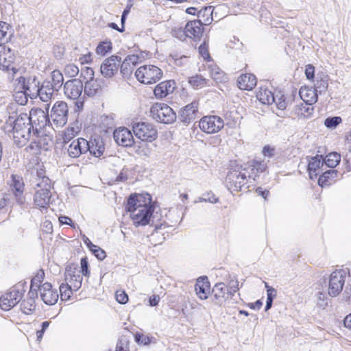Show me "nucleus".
Instances as JSON below:
<instances>
[{
  "mask_svg": "<svg viewBox=\"0 0 351 351\" xmlns=\"http://www.w3.org/2000/svg\"><path fill=\"white\" fill-rule=\"evenodd\" d=\"M30 185L34 190V204L40 209H47L51 199V182L50 179L45 176L43 169L37 170L35 176L30 180Z\"/></svg>",
  "mask_w": 351,
  "mask_h": 351,
  "instance_id": "1",
  "label": "nucleus"
},
{
  "mask_svg": "<svg viewBox=\"0 0 351 351\" xmlns=\"http://www.w3.org/2000/svg\"><path fill=\"white\" fill-rule=\"evenodd\" d=\"M7 123L12 128L15 144L19 147L25 145L32 134V128L27 114L21 113L16 118L10 116Z\"/></svg>",
  "mask_w": 351,
  "mask_h": 351,
  "instance_id": "2",
  "label": "nucleus"
},
{
  "mask_svg": "<svg viewBox=\"0 0 351 351\" xmlns=\"http://www.w3.org/2000/svg\"><path fill=\"white\" fill-rule=\"evenodd\" d=\"M151 117L154 120L164 124H171L176 121L177 116L173 110L164 103H156L150 109Z\"/></svg>",
  "mask_w": 351,
  "mask_h": 351,
  "instance_id": "3",
  "label": "nucleus"
},
{
  "mask_svg": "<svg viewBox=\"0 0 351 351\" xmlns=\"http://www.w3.org/2000/svg\"><path fill=\"white\" fill-rule=\"evenodd\" d=\"M247 177L248 173L242 166L231 169L226 178V186L231 193L238 192L244 186Z\"/></svg>",
  "mask_w": 351,
  "mask_h": 351,
  "instance_id": "4",
  "label": "nucleus"
},
{
  "mask_svg": "<svg viewBox=\"0 0 351 351\" xmlns=\"http://www.w3.org/2000/svg\"><path fill=\"white\" fill-rule=\"evenodd\" d=\"M136 80L145 84H152L158 82L162 76V70L154 65H143L140 66L134 73Z\"/></svg>",
  "mask_w": 351,
  "mask_h": 351,
  "instance_id": "5",
  "label": "nucleus"
},
{
  "mask_svg": "<svg viewBox=\"0 0 351 351\" xmlns=\"http://www.w3.org/2000/svg\"><path fill=\"white\" fill-rule=\"evenodd\" d=\"M27 117L31 123L33 135L38 136L41 130L50 125H52L48 113L41 108L32 109Z\"/></svg>",
  "mask_w": 351,
  "mask_h": 351,
  "instance_id": "6",
  "label": "nucleus"
},
{
  "mask_svg": "<svg viewBox=\"0 0 351 351\" xmlns=\"http://www.w3.org/2000/svg\"><path fill=\"white\" fill-rule=\"evenodd\" d=\"M84 91V84L80 79H72L64 84V93L65 96L70 99H78L76 106L78 108H82L84 101L80 100V96Z\"/></svg>",
  "mask_w": 351,
  "mask_h": 351,
  "instance_id": "7",
  "label": "nucleus"
},
{
  "mask_svg": "<svg viewBox=\"0 0 351 351\" xmlns=\"http://www.w3.org/2000/svg\"><path fill=\"white\" fill-rule=\"evenodd\" d=\"M25 290L21 285L14 286L9 291L1 295L0 308L3 311H9L15 306L22 299Z\"/></svg>",
  "mask_w": 351,
  "mask_h": 351,
  "instance_id": "8",
  "label": "nucleus"
},
{
  "mask_svg": "<svg viewBox=\"0 0 351 351\" xmlns=\"http://www.w3.org/2000/svg\"><path fill=\"white\" fill-rule=\"evenodd\" d=\"M346 272L343 269L335 270L328 278V293L330 297H336L342 291L345 285Z\"/></svg>",
  "mask_w": 351,
  "mask_h": 351,
  "instance_id": "9",
  "label": "nucleus"
},
{
  "mask_svg": "<svg viewBox=\"0 0 351 351\" xmlns=\"http://www.w3.org/2000/svg\"><path fill=\"white\" fill-rule=\"evenodd\" d=\"M132 130L136 138L143 141L152 142L158 136L156 129L147 122H137L132 125Z\"/></svg>",
  "mask_w": 351,
  "mask_h": 351,
  "instance_id": "10",
  "label": "nucleus"
},
{
  "mask_svg": "<svg viewBox=\"0 0 351 351\" xmlns=\"http://www.w3.org/2000/svg\"><path fill=\"white\" fill-rule=\"evenodd\" d=\"M17 86L19 89L24 90L30 99H34L38 97L39 95L38 87L40 81L35 75L21 76L16 79Z\"/></svg>",
  "mask_w": 351,
  "mask_h": 351,
  "instance_id": "11",
  "label": "nucleus"
},
{
  "mask_svg": "<svg viewBox=\"0 0 351 351\" xmlns=\"http://www.w3.org/2000/svg\"><path fill=\"white\" fill-rule=\"evenodd\" d=\"M68 114L69 108L66 103L62 101H56L51 110L50 121L56 127H62L67 122Z\"/></svg>",
  "mask_w": 351,
  "mask_h": 351,
  "instance_id": "12",
  "label": "nucleus"
},
{
  "mask_svg": "<svg viewBox=\"0 0 351 351\" xmlns=\"http://www.w3.org/2000/svg\"><path fill=\"white\" fill-rule=\"evenodd\" d=\"M154 213V207L150 204H144V206H139L138 210L130 214V218L136 227L145 226L149 223L151 217Z\"/></svg>",
  "mask_w": 351,
  "mask_h": 351,
  "instance_id": "13",
  "label": "nucleus"
},
{
  "mask_svg": "<svg viewBox=\"0 0 351 351\" xmlns=\"http://www.w3.org/2000/svg\"><path fill=\"white\" fill-rule=\"evenodd\" d=\"M224 126L223 120L219 116L210 115L202 117L199 122L200 130L207 134H215Z\"/></svg>",
  "mask_w": 351,
  "mask_h": 351,
  "instance_id": "14",
  "label": "nucleus"
},
{
  "mask_svg": "<svg viewBox=\"0 0 351 351\" xmlns=\"http://www.w3.org/2000/svg\"><path fill=\"white\" fill-rule=\"evenodd\" d=\"M121 58L117 55H112L106 58L100 66L101 74L106 78H111L117 73Z\"/></svg>",
  "mask_w": 351,
  "mask_h": 351,
  "instance_id": "15",
  "label": "nucleus"
},
{
  "mask_svg": "<svg viewBox=\"0 0 351 351\" xmlns=\"http://www.w3.org/2000/svg\"><path fill=\"white\" fill-rule=\"evenodd\" d=\"M87 145V141L84 138H77L73 140L66 145H63V147L66 150L69 157L71 158H77L82 154L88 152V147Z\"/></svg>",
  "mask_w": 351,
  "mask_h": 351,
  "instance_id": "16",
  "label": "nucleus"
},
{
  "mask_svg": "<svg viewBox=\"0 0 351 351\" xmlns=\"http://www.w3.org/2000/svg\"><path fill=\"white\" fill-rule=\"evenodd\" d=\"M177 32L182 36L193 38L195 41L199 40L203 35L204 26L196 20L190 21L187 22L184 29L180 28Z\"/></svg>",
  "mask_w": 351,
  "mask_h": 351,
  "instance_id": "17",
  "label": "nucleus"
},
{
  "mask_svg": "<svg viewBox=\"0 0 351 351\" xmlns=\"http://www.w3.org/2000/svg\"><path fill=\"white\" fill-rule=\"evenodd\" d=\"M64 279L73 287V291H77L81 287L83 278L74 265H68L65 269Z\"/></svg>",
  "mask_w": 351,
  "mask_h": 351,
  "instance_id": "18",
  "label": "nucleus"
},
{
  "mask_svg": "<svg viewBox=\"0 0 351 351\" xmlns=\"http://www.w3.org/2000/svg\"><path fill=\"white\" fill-rule=\"evenodd\" d=\"M113 138L117 145L123 147H131L134 139L131 131L125 127H120L114 130Z\"/></svg>",
  "mask_w": 351,
  "mask_h": 351,
  "instance_id": "19",
  "label": "nucleus"
},
{
  "mask_svg": "<svg viewBox=\"0 0 351 351\" xmlns=\"http://www.w3.org/2000/svg\"><path fill=\"white\" fill-rule=\"evenodd\" d=\"M199 103L193 101L191 104L180 109L178 118L182 123H189L196 119L198 112Z\"/></svg>",
  "mask_w": 351,
  "mask_h": 351,
  "instance_id": "20",
  "label": "nucleus"
},
{
  "mask_svg": "<svg viewBox=\"0 0 351 351\" xmlns=\"http://www.w3.org/2000/svg\"><path fill=\"white\" fill-rule=\"evenodd\" d=\"M40 295L42 300L47 305L55 304L58 300L59 294L56 289H52L49 282H45L40 287Z\"/></svg>",
  "mask_w": 351,
  "mask_h": 351,
  "instance_id": "21",
  "label": "nucleus"
},
{
  "mask_svg": "<svg viewBox=\"0 0 351 351\" xmlns=\"http://www.w3.org/2000/svg\"><path fill=\"white\" fill-rule=\"evenodd\" d=\"M139 57L138 55H128L124 60L120 63V72L123 78L129 79L134 71V67L138 63Z\"/></svg>",
  "mask_w": 351,
  "mask_h": 351,
  "instance_id": "22",
  "label": "nucleus"
},
{
  "mask_svg": "<svg viewBox=\"0 0 351 351\" xmlns=\"http://www.w3.org/2000/svg\"><path fill=\"white\" fill-rule=\"evenodd\" d=\"M214 302L222 305L231 295L228 287L223 282L216 283L212 289Z\"/></svg>",
  "mask_w": 351,
  "mask_h": 351,
  "instance_id": "23",
  "label": "nucleus"
},
{
  "mask_svg": "<svg viewBox=\"0 0 351 351\" xmlns=\"http://www.w3.org/2000/svg\"><path fill=\"white\" fill-rule=\"evenodd\" d=\"M307 171L311 180L317 178L322 173L320 168L324 166L323 157L322 155H316L308 160Z\"/></svg>",
  "mask_w": 351,
  "mask_h": 351,
  "instance_id": "24",
  "label": "nucleus"
},
{
  "mask_svg": "<svg viewBox=\"0 0 351 351\" xmlns=\"http://www.w3.org/2000/svg\"><path fill=\"white\" fill-rule=\"evenodd\" d=\"M12 191L17 202L22 205L25 203V197L23 195L24 191V183L21 177L16 175H12Z\"/></svg>",
  "mask_w": 351,
  "mask_h": 351,
  "instance_id": "25",
  "label": "nucleus"
},
{
  "mask_svg": "<svg viewBox=\"0 0 351 351\" xmlns=\"http://www.w3.org/2000/svg\"><path fill=\"white\" fill-rule=\"evenodd\" d=\"M175 84L173 80L164 81L158 84L154 90L156 97L162 99L172 93L175 89Z\"/></svg>",
  "mask_w": 351,
  "mask_h": 351,
  "instance_id": "26",
  "label": "nucleus"
},
{
  "mask_svg": "<svg viewBox=\"0 0 351 351\" xmlns=\"http://www.w3.org/2000/svg\"><path fill=\"white\" fill-rule=\"evenodd\" d=\"M195 290L199 299L206 300L208 298L210 293V283L206 276H202L197 279Z\"/></svg>",
  "mask_w": 351,
  "mask_h": 351,
  "instance_id": "27",
  "label": "nucleus"
},
{
  "mask_svg": "<svg viewBox=\"0 0 351 351\" xmlns=\"http://www.w3.org/2000/svg\"><path fill=\"white\" fill-rule=\"evenodd\" d=\"M86 147H88V152L97 158L102 156L105 150L104 143L101 138H95L90 141H87Z\"/></svg>",
  "mask_w": 351,
  "mask_h": 351,
  "instance_id": "28",
  "label": "nucleus"
},
{
  "mask_svg": "<svg viewBox=\"0 0 351 351\" xmlns=\"http://www.w3.org/2000/svg\"><path fill=\"white\" fill-rule=\"evenodd\" d=\"M237 83L240 89L251 90L256 85V78L251 73L242 74L239 77Z\"/></svg>",
  "mask_w": 351,
  "mask_h": 351,
  "instance_id": "29",
  "label": "nucleus"
},
{
  "mask_svg": "<svg viewBox=\"0 0 351 351\" xmlns=\"http://www.w3.org/2000/svg\"><path fill=\"white\" fill-rule=\"evenodd\" d=\"M101 80L94 79L85 81L84 85V95L88 97H94L101 92Z\"/></svg>",
  "mask_w": 351,
  "mask_h": 351,
  "instance_id": "30",
  "label": "nucleus"
},
{
  "mask_svg": "<svg viewBox=\"0 0 351 351\" xmlns=\"http://www.w3.org/2000/svg\"><path fill=\"white\" fill-rule=\"evenodd\" d=\"M38 91L39 95H38V97L44 102L50 101L54 92H57L56 90L53 89L48 81L45 80L42 84L40 83Z\"/></svg>",
  "mask_w": 351,
  "mask_h": 351,
  "instance_id": "31",
  "label": "nucleus"
},
{
  "mask_svg": "<svg viewBox=\"0 0 351 351\" xmlns=\"http://www.w3.org/2000/svg\"><path fill=\"white\" fill-rule=\"evenodd\" d=\"M213 7L211 5L206 6L197 12L198 19L196 21L200 22L201 25H208L213 21Z\"/></svg>",
  "mask_w": 351,
  "mask_h": 351,
  "instance_id": "32",
  "label": "nucleus"
},
{
  "mask_svg": "<svg viewBox=\"0 0 351 351\" xmlns=\"http://www.w3.org/2000/svg\"><path fill=\"white\" fill-rule=\"evenodd\" d=\"M267 169L266 163L264 161L254 160L247 167H244V170L248 173V177L258 176L259 173H263Z\"/></svg>",
  "mask_w": 351,
  "mask_h": 351,
  "instance_id": "33",
  "label": "nucleus"
},
{
  "mask_svg": "<svg viewBox=\"0 0 351 351\" xmlns=\"http://www.w3.org/2000/svg\"><path fill=\"white\" fill-rule=\"evenodd\" d=\"M32 136L33 137L32 141L26 147V150L27 152H32V154H38L40 153V149H47L45 145V139L40 138V134H38V137L36 135H33V134H32Z\"/></svg>",
  "mask_w": 351,
  "mask_h": 351,
  "instance_id": "34",
  "label": "nucleus"
},
{
  "mask_svg": "<svg viewBox=\"0 0 351 351\" xmlns=\"http://www.w3.org/2000/svg\"><path fill=\"white\" fill-rule=\"evenodd\" d=\"M45 81H48L53 89L58 91L64 84V77L60 71L54 70L51 73L49 77Z\"/></svg>",
  "mask_w": 351,
  "mask_h": 351,
  "instance_id": "35",
  "label": "nucleus"
},
{
  "mask_svg": "<svg viewBox=\"0 0 351 351\" xmlns=\"http://www.w3.org/2000/svg\"><path fill=\"white\" fill-rule=\"evenodd\" d=\"M338 176V171L335 169H330L322 173L318 178V184L322 186H326L330 184V182Z\"/></svg>",
  "mask_w": 351,
  "mask_h": 351,
  "instance_id": "36",
  "label": "nucleus"
},
{
  "mask_svg": "<svg viewBox=\"0 0 351 351\" xmlns=\"http://www.w3.org/2000/svg\"><path fill=\"white\" fill-rule=\"evenodd\" d=\"M274 94L266 88H261L256 93V97L263 104L270 105L274 103Z\"/></svg>",
  "mask_w": 351,
  "mask_h": 351,
  "instance_id": "37",
  "label": "nucleus"
},
{
  "mask_svg": "<svg viewBox=\"0 0 351 351\" xmlns=\"http://www.w3.org/2000/svg\"><path fill=\"white\" fill-rule=\"evenodd\" d=\"M301 99L308 105L311 106L317 101V95L314 90L300 88L299 92Z\"/></svg>",
  "mask_w": 351,
  "mask_h": 351,
  "instance_id": "38",
  "label": "nucleus"
},
{
  "mask_svg": "<svg viewBox=\"0 0 351 351\" xmlns=\"http://www.w3.org/2000/svg\"><path fill=\"white\" fill-rule=\"evenodd\" d=\"M212 78L217 82H225L228 80L226 74L217 65L212 64L208 67Z\"/></svg>",
  "mask_w": 351,
  "mask_h": 351,
  "instance_id": "39",
  "label": "nucleus"
},
{
  "mask_svg": "<svg viewBox=\"0 0 351 351\" xmlns=\"http://www.w3.org/2000/svg\"><path fill=\"white\" fill-rule=\"evenodd\" d=\"M328 77L326 75H317L316 82L314 85V91L316 92L317 95L322 94L325 93L328 86Z\"/></svg>",
  "mask_w": 351,
  "mask_h": 351,
  "instance_id": "40",
  "label": "nucleus"
},
{
  "mask_svg": "<svg viewBox=\"0 0 351 351\" xmlns=\"http://www.w3.org/2000/svg\"><path fill=\"white\" fill-rule=\"evenodd\" d=\"M12 27L4 21H0V42L8 43L12 36Z\"/></svg>",
  "mask_w": 351,
  "mask_h": 351,
  "instance_id": "41",
  "label": "nucleus"
},
{
  "mask_svg": "<svg viewBox=\"0 0 351 351\" xmlns=\"http://www.w3.org/2000/svg\"><path fill=\"white\" fill-rule=\"evenodd\" d=\"M139 206H144V204H141L140 203V200L138 199V195L136 194H131L128 198L125 209L127 212H129L131 214L134 211H137Z\"/></svg>",
  "mask_w": 351,
  "mask_h": 351,
  "instance_id": "42",
  "label": "nucleus"
},
{
  "mask_svg": "<svg viewBox=\"0 0 351 351\" xmlns=\"http://www.w3.org/2000/svg\"><path fill=\"white\" fill-rule=\"evenodd\" d=\"M115 126V122L113 114L102 115L99 119V127L105 132L109 129H112Z\"/></svg>",
  "mask_w": 351,
  "mask_h": 351,
  "instance_id": "43",
  "label": "nucleus"
},
{
  "mask_svg": "<svg viewBox=\"0 0 351 351\" xmlns=\"http://www.w3.org/2000/svg\"><path fill=\"white\" fill-rule=\"evenodd\" d=\"M79 132L80 129L78 127L71 126L67 128L62 134L63 145H66L69 144Z\"/></svg>",
  "mask_w": 351,
  "mask_h": 351,
  "instance_id": "44",
  "label": "nucleus"
},
{
  "mask_svg": "<svg viewBox=\"0 0 351 351\" xmlns=\"http://www.w3.org/2000/svg\"><path fill=\"white\" fill-rule=\"evenodd\" d=\"M208 80L200 75L191 76L189 79V83L194 89H201L207 86Z\"/></svg>",
  "mask_w": 351,
  "mask_h": 351,
  "instance_id": "45",
  "label": "nucleus"
},
{
  "mask_svg": "<svg viewBox=\"0 0 351 351\" xmlns=\"http://www.w3.org/2000/svg\"><path fill=\"white\" fill-rule=\"evenodd\" d=\"M341 156L337 152H331L326 156L323 160L324 165L333 169L340 162Z\"/></svg>",
  "mask_w": 351,
  "mask_h": 351,
  "instance_id": "46",
  "label": "nucleus"
},
{
  "mask_svg": "<svg viewBox=\"0 0 351 351\" xmlns=\"http://www.w3.org/2000/svg\"><path fill=\"white\" fill-rule=\"evenodd\" d=\"M112 49V44L110 40H106L100 42L96 47L97 54L104 56L110 53Z\"/></svg>",
  "mask_w": 351,
  "mask_h": 351,
  "instance_id": "47",
  "label": "nucleus"
},
{
  "mask_svg": "<svg viewBox=\"0 0 351 351\" xmlns=\"http://www.w3.org/2000/svg\"><path fill=\"white\" fill-rule=\"evenodd\" d=\"M35 308V301L32 297L28 298L27 300H24L21 303V309L22 312L26 315L31 314L34 311Z\"/></svg>",
  "mask_w": 351,
  "mask_h": 351,
  "instance_id": "48",
  "label": "nucleus"
},
{
  "mask_svg": "<svg viewBox=\"0 0 351 351\" xmlns=\"http://www.w3.org/2000/svg\"><path fill=\"white\" fill-rule=\"evenodd\" d=\"M59 289L62 300H68L70 299L73 291L72 286L68 282L62 283L60 285Z\"/></svg>",
  "mask_w": 351,
  "mask_h": 351,
  "instance_id": "49",
  "label": "nucleus"
},
{
  "mask_svg": "<svg viewBox=\"0 0 351 351\" xmlns=\"http://www.w3.org/2000/svg\"><path fill=\"white\" fill-rule=\"evenodd\" d=\"M274 103L276 104L278 109L284 110L286 109L289 102L287 101L284 94H282L281 92H278L274 94Z\"/></svg>",
  "mask_w": 351,
  "mask_h": 351,
  "instance_id": "50",
  "label": "nucleus"
},
{
  "mask_svg": "<svg viewBox=\"0 0 351 351\" xmlns=\"http://www.w3.org/2000/svg\"><path fill=\"white\" fill-rule=\"evenodd\" d=\"M341 122L340 117H329L324 121V125L326 128L332 129L336 128Z\"/></svg>",
  "mask_w": 351,
  "mask_h": 351,
  "instance_id": "51",
  "label": "nucleus"
},
{
  "mask_svg": "<svg viewBox=\"0 0 351 351\" xmlns=\"http://www.w3.org/2000/svg\"><path fill=\"white\" fill-rule=\"evenodd\" d=\"M14 97L16 103L21 106L25 105L27 103L28 97H29L22 89L16 92Z\"/></svg>",
  "mask_w": 351,
  "mask_h": 351,
  "instance_id": "52",
  "label": "nucleus"
},
{
  "mask_svg": "<svg viewBox=\"0 0 351 351\" xmlns=\"http://www.w3.org/2000/svg\"><path fill=\"white\" fill-rule=\"evenodd\" d=\"M199 53L201 56L206 61H210L211 60V57L208 52V45L206 40L202 43L198 48Z\"/></svg>",
  "mask_w": 351,
  "mask_h": 351,
  "instance_id": "53",
  "label": "nucleus"
},
{
  "mask_svg": "<svg viewBox=\"0 0 351 351\" xmlns=\"http://www.w3.org/2000/svg\"><path fill=\"white\" fill-rule=\"evenodd\" d=\"M79 71V68L74 64H69L64 68L65 75L69 77L77 76Z\"/></svg>",
  "mask_w": 351,
  "mask_h": 351,
  "instance_id": "54",
  "label": "nucleus"
},
{
  "mask_svg": "<svg viewBox=\"0 0 351 351\" xmlns=\"http://www.w3.org/2000/svg\"><path fill=\"white\" fill-rule=\"evenodd\" d=\"M94 76L95 72L92 68L86 66L82 69L80 77H82L84 81L94 80L95 79Z\"/></svg>",
  "mask_w": 351,
  "mask_h": 351,
  "instance_id": "55",
  "label": "nucleus"
},
{
  "mask_svg": "<svg viewBox=\"0 0 351 351\" xmlns=\"http://www.w3.org/2000/svg\"><path fill=\"white\" fill-rule=\"evenodd\" d=\"M44 271L43 270H40L36 276H34L31 280V289L34 287H41L40 283L43 282L44 279Z\"/></svg>",
  "mask_w": 351,
  "mask_h": 351,
  "instance_id": "56",
  "label": "nucleus"
},
{
  "mask_svg": "<svg viewBox=\"0 0 351 351\" xmlns=\"http://www.w3.org/2000/svg\"><path fill=\"white\" fill-rule=\"evenodd\" d=\"M88 267H89V264H88L87 257L82 258V259L80 261L81 270L79 271L80 273H82V274L86 277H88L90 276V271H89Z\"/></svg>",
  "mask_w": 351,
  "mask_h": 351,
  "instance_id": "57",
  "label": "nucleus"
},
{
  "mask_svg": "<svg viewBox=\"0 0 351 351\" xmlns=\"http://www.w3.org/2000/svg\"><path fill=\"white\" fill-rule=\"evenodd\" d=\"M134 339L138 344L144 346L149 345L151 342V339L149 336L141 333H136L134 335Z\"/></svg>",
  "mask_w": 351,
  "mask_h": 351,
  "instance_id": "58",
  "label": "nucleus"
},
{
  "mask_svg": "<svg viewBox=\"0 0 351 351\" xmlns=\"http://www.w3.org/2000/svg\"><path fill=\"white\" fill-rule=\"evenodd\" d=\"M219 199L213 193H207L203 194L202 197L199 198V202H210L212 204L218 202Z\"/></svg>",
  "mask_w": 351,
  "mask_h": 351,
  "instance_id": "59",
  "label": "nucleus"
},
{
  "mask_svg": "<svg viewBox=\"0 0 351 351\" xmlns=\"http://www.w3.org/2000/svg\"><path fill=\"white\" fill-rule=\"evenodd\" d=\"M90 251L98 260L102 261L106 257V252L98 245H95V247Z\"/></svg>",
  "mask_w": 351,
  "mask_h": 351,
  "instance_id": "60",
  "label": "nucleus"
},
{
  "mask_svg": "<svg viewBox=\"0 0 351 351\" xmlns=\"http://www.w3.org/2000/svg\"><path fill=\"white\" fill-rule=\"evenodd\" d=\"M116 300L119 304H124L128 302V296L125 291H117Z\"/></svg>",
  "mask_w": 351,
  "mask_h": 351,
  "instance_id": "61",
  "label": "nucleus"
},
{
  "mask_svg": "<svg viewBox=\"0 0 351 351\" xmlns=\"http://www.w3.org/2000/svg\"><path fill=\"white\" fill-rule=\"evenodd\" d=\"M305 75L307 80H312L315 77V67L312 64H308L305 69Z\"/></svg>",
  "mask_w": 351,
  "mask_h": 351,
  "instance_id": "62",
  "label": "nucleus"
},
{
  "mask_svg": "<svg viewBox=\"0 0 351 351\" xmlns=\"http://www.w3.org/2000/svg\"><path fill=\"white\" fill-rule=\"evenodd\" d=\"M265 287L267 289V299L273 300L276 296V290L268 285L267 283H265Z\"/></svg>",
  "mask_w": 351,
  "mask_h": 351,
  "instance_id": "63",
  "label": "nucleus"
},
{
  "mask_svg": "<svg viewBox=\"0 0 351 351\" xmlns=\"http://www.w3.org/2000/svg\"><path fill=\"white\" fill-rule=\"evenodd\" d=\"M228 288L230 291V295H233L239 290V282L237 280H231Z\"/></svg>",
  "mask_w": 351,
  "mask_h": 351,
  "instance_id": "64",
  "label": "nucleus"
}]
</instances>
